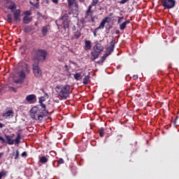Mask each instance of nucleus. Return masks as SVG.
<instances>
[{
    "label": "nucleus",
    "mask_w": 179,
    "mask_h": 179,
    "mask_svg": "<svg viewBox=\"0 0 179 179\" xmlns=\"http://www.w3.org/2000/svg\"><path fill=\"white\" fill-rule=\"evenodd\" d=\"M44 101H45V98L44 96L39 98V103H44Z\"/></svg>",
    "instance_id": "nucleus-40"
},
{
    "label": "nucleus",
    "mask_w": 179,
    "mask_h": 179,
    "mask_svg": "<svg viewBox=\"0 0 179 179\" xmlns=\"http://www.w3.org/2000/svg\"><path fill=\"white\" fill-rule=\"evenodd\" d=\"M74 79L76 80H80V79H82V74H80V73H76L74 74Z\"/></svg>",
    "instance_id": "nucleus-28"
},
{
    "label": "nucleus",
    "mask_w": 179,
    "mask_h": 179,
    "mask_svg": "<svg viewBox=\"0 0 179 179\" xmlns=\"http://www.w3.org/2000/svg\"><path fill=\"white\" fill-rule=\"evenodd\" d=\"M89 16H90L91 17L90 22H92V23H94V15H93V13H92L91 15H87V17L85 19H88Z\"/></svg>",
    "instance_id": "nucleus-32"
},
{
    "label": "nucleus",
    "mask_w": 179,
    "mask_h": 179,
    "mask_svg": "<svg viewBox=\"0 0 179 179\" xmlns=\"http://www.w3.org/2000/svg\"><path fill=\"white\" fill-rule=\"evenodd\" d=\"M73 13L75 15H78L79 13V4L76 2H74V4L73 5Z\"/></svg>",
    "instance_id": "nucleus-19"
},
{
    "label": "nucleus",
    "mask_w": 179,
    "mask_h": 179,
    "mask_svg": "<svg viewBox=\"0 0 179 179\" xmlns=\"http://www.w3.org/2000/svg\"><path fill=\"white\" fill-rule=\"evenodd\" d=\"M118 20H117V24H120V23H121V20H122V19H124V17H117Z\"/></svg>",
    "instance_id": "nucleus-44"
},
{
    "label": "nucleus",
    "mask_w": 179,
    "mask_h": 179,
    "mask_svg": "<svg viewBox=\"0 0 179 179\" xmlns=\"http://www.w3.org/2000/svg\"><path fill=\"white\" fill-rule=\"evenodd\" d=\"M110 22H111V17H104L101 20L99 26L94 30L93 31L94 36L96 37L97 36V31H99V30H103V29H104L106 26V23H110Z\"/></svg>",
    "instance_id": "nucleus-5"
},
{
    "label": "nucleus",
    "mask_w": 179,
    "mask_h": 179,
    "mask_svg": "<svg viewBox=\"0 0 179 179\" xmlns=\"http://www.w3.org/2000/svg\"><path fill=\"white\" fill-rule=\"evenodd\" d=\"M64 68H68V65L66 64V65L64 66Z\"/></svg>",
    "instance_id": "nucleus-59"
},
{
    "label": "nucleus",
    "mask_w": 179,
    "mask_h": 179,
    "mask_svg": "<svg viewBox=\"0 0 179 179\" xmlns=\"http://www.w3.org/2000/svg\"><path fill=\"white\" fill-rule=\"evenodd\" d=\"M128 1H129V0H122V1H119V3H120L121 5H124V3H127V2H128Z\"/></svg>",
    "instance_id": "nucleus-41"
},
{
    "label": "nucleus",
    "mask_w": 179,
    "mask_h": 179,
    "mask_svg": "<svg viewBox=\"0 0 179 179\" xmlns=\"http://www.w3.org/2000/svg\"><path fill=\"white\" fill-rule=\"evenodd\" d=\"M3 152H0V159H2V156H3Z\"/></svg>",
    "instance_id": "nucleus-52"
},
{
    "label": "nucleus",
    "mask_w": 179,
    "mask_h": 179,
    "mask_svg": "<svg viewBox=\"0 0 179 179\" xmlns=\"http://www.w3.org/2000/svg\"><path fill=\"white\" fill-rule=\"evenodd\" d=\"M99 54L100 53H99V52H97L96 51L91 52V55H92V57L91 58L92 61H94V60L97 59V58H99V55H100Z\"/></svg>",
    "instance_id": "nucleus-22"
},
{
    "label": "nucleus",
    "mask_w": 179,
    "mask_h": 179,
    "mask_svg": "<svg viewBox=\"0 0 179 179\" xmlns=\"http://www.w3.org/2000/svg\"><path fill=\"white\" fill-rule=\"evenodd\" d=\"M15 115V113L13 110H6L2 114V117H3L6 120H10Z\"/></svg>",
    "instance_id": "nucleus-11"
},
{
    "label": "nucleus",
    "mask_w": 179,
    "mask_h": 179,
    "mask_svg": "<svg viewBox=\"0 0 179 179\" xmlns=\"http://www.w3.org/2000/svg\"><path fill=\"white\" fill-rule=\"evenodd\" d=\"M52 2H53V3H58V0H52Z\"/></svg>",
    "instance_id": "nucleus-49"
},
{
    "label": "nucleus",
    "mask_w": 179,
    "mask_h": 179,
    "mask_svg": "<svg viewBox=\"0 0 179 179\" xmlns=\"http://www.w3.org/2000/svg\"><path fill=\"white\" fill-rule=\"evenodd\" d=\"M36 1H38V0H36Z\"/></svg>",
    "instance_id": "nucleus-64"
},
{
    "label": "nucleus",
    "mask_w": 179,
    "mask_h": 179,
    "mask_svg": "<svg viewBox=\"0 0 179 179\" xmlns=\"http://www.w3.org/2000/svg\"><path fill=\"white\" fill-rule=\"evenodd\" d=\"M121 32L120 31V30L117 29L115 31V34H120Z\"/></svg>",
    "instance_id": "nucleus-50"
},
{
    "label": "nucleus",
    "mask_w": 179,
    "mask_h": 179,
    "mask_svg": "<svg viewBox=\"0 0 179 179\" xmlns=\"http://www.w3.org/2000/svg\"><path fill=\"white\" fill-rule=\"evenodd\" d=\"M19 76L21 78V79L16 81V83H23L24 82V79H26V73L24 71H21L18 73Z\"/></svg>",
    "instance_id": "nucleus-14"
},
{
    "label": "nucleus",
    "mask_w": 179,
    "mask_h": 179,
    "mask_svg": "<svg viewBox=\"0 0 179 179\" xmlns=\"http://www.w3.org/2000/svg\"><path fill=\"white\" fill-rule=\"evenodd\" d=\"M22 22L24 24H29L30 22H33V17L24 16Z\"/></svg>",
    "instance_id": "nucleus-16"
},
{
    "label": "nucleus",
    "mask_w": 179,
    "mask_h": 179,
    "mask_svg": "<svg viewBox=\"0 0 179 179\" xmlns=\"http://www.w3.org/2000/svg\"><path fill=\"white\" fill-rule=\"evenodd\" d=\"M129 23H130L129 20H127L126 21L120 24L119 25L120 30H125V29H127V25L129 24Z\"/></svg>",
    "instance_id": "nucleus-17"
},
{
    "label": "nucleus",
    "mask_w": 179,
    "mask_h": 179,
    "mask_svg": "<svg viewBox=\"0 0 179 179\" xmlns=\"http://www.w3.org/2000/svg\"><path fill=\"white\" fill-rule=\"evenodd\" d=\"M24 16H31V11L26 10L24 12Z\"/></svg>",
    "instance_id": "nucleus-38"
},
{
    "label": "nucleus",
    "mask_w": 179,
    "mask_h": 179,
    "mask_svg": "<svg viewBox=\"0 0 179 179\" xmlns=\"http://www.w3.org/2000/svg\"><path fill=\"white\" fill-rule=\"evenodd\" d=\"M12 13H13L14 21L17 22H20L22 20V19H21L22 10H20V9H16L14 11H12Z\"/></svg>",
    "instance_id": "nucleus-10"
},
{
    "label": "nucleus",
    "mask_w": 179,
    "mask_h": 179,
    "mask_svg": "<svg viewBox=\"0 0 179 179\" xmlns=\"http://www.w3.org/2000/svg\"><path fill=\"white\" fill-rule=\"evenodd\" d=\"M47 115H48V110L39 109L38 106H34L30 110V116L32 120L41 121Z\"/></svg>",
    "instance_id": "nucleus-1"
},
{
    "label": "nucleus",
    "mask_w": 179,
    "mask_h": 179,
    "mask_svg": "<svg viewBox=\"0 0 179 179\" xmlns=\"http://www.w3.org/2000/svg\"><path fill=\"white\" fill-rule=\"evenodd\" d=\"M9 172L8 171H5V170H2L1 172H0V179H2L3 177H6V176H8V173Z\"/></svg>",
    "instance_id": "nucleus-25"
},
{
    "label": "nucleus",
    "mask_w": 179,
    "mask_h": 179,
    "mask_svg": "<svg viewBox=\"0 0 179 179\" xmlns=\"http://www.w3.org/2000/svg\"><path fill=\"white\" fill-rule=\"evenodd\" d=\"M48 27H50V25H46L42 27L41 29V33L43 37H45L48 33Z\"/></svg>",
    "instance_id": "nucleus-20"
},
{
    "label": "nucleus",
    "mask_w": 179,
    "mask_h": 179,
    "mask_svg": "<svg viewBox=\"0 0 179 179\" xmlns=\"http://www.w3.org/2000/svg\"><path fill=\"white\" fill-rule=\"evenodd\" d=\"M134 79H135V80H136V79H138V75L134 76Z\"/></svg>",
    "instance_id": "nucleus-53"
},
{
    "label": "nucleus",
    "mask_w": 179,
    "mask_h": 179,
    "mask_svg": "<svg viewBox=\"0 0 179 179\" xmlns=\"http://www.w3.org/2000/svg\"><path fill=\"white\" fill-rule=\"evenodd\" d=\"M97 3H99V0H92L91 5H90L88 6V8H87V11L85 12V15L84 17V19H87V16L89 15H92V13H94V11L92 10V8H93V6H96V5H97Z\"/></svg>",
    "instance_id": "nucleus-9"
},
{
    "label": "nucleus",
    "mask_w": 179,
    "mask_h": 179,
    "mask_svg": "<svg viewBox=\"0 0 179 179\" xmlns=\"http://www.w3.org/2000/svg\"><path fill=\"white\" fill-rule=\"evenodd\" d=\"M33 55H34V58L36 59L37 61L40 62H44L45 59H47L48 52L47 50L43 49H34L32 51Z\"/></svg>",
    "instance_id": "nucleus-3"
},
{
    "label": "nucleus",
    "mask_w": 179,
    "mask_h": 179,
    "mask_svg": "<svg viewBox=\"0 0 179 179\" xmlns=\"http://www.w3.org/2000/svg\"><path fill=\"white\" fill-rule=\"evenodd\" d=\"M109 47H112L113 48H115V40L112 39V41L110 43Z\"/></svg>",
    "instance_id": "nucleus-35"
},
{
    "label": "nucleus",
    "mask_w": 179,
    "mask_h": 179,
    "mask_svg": "<svg viewBox=\"0 0 179 179\" xmlns=\"http://www.w3.org/2000/svg\"><path fill=\"white\" fill-rule=\"evenodd\" d=\"M7 20L10 22L12 23V22L13 21V18H12V14H8L7 16Z\"/></svg>",
    "instance_id": "nucleus-31"
},
{
    "label": "nucleus",
    "mask_w": 179,
    "mask_h": 179,
    "mask_svg": "<svg viewBox=\"0 0 179 179\" xmlns=\"http://www.w3.org/2000/svg\"><path fill=\"white\" fill-rule=\"evenodd\" d=\"M22 157H27V152L26 151H24L22 154H21Z\"/></svg>",
    "instance_id": "nucleus-43"
},
{
    "label": "nucleus",
    "mask_w": 179,
    "mask_h": 179,
    "mask_svg": "<svg viewBox=\"0 0 179 179\" xmlns=\"http://www.w3.org/2000/svg\"><path fill=\"white\" fill-rule=\"evenodd\" d=\"M50 156H42L39 157L38 163H41V164H45L46 163H48V158Z\"/></svg>",
    "instance_id": "nucleus-15"
},
{
    "label": "nucleus",
    "mask_w": 179,
    "mask_h": 179,
    "mask_svg": "<svg viewBox=\"0 0 179 179\" xmlns=\"http://www.w3.org/2000/svg\"><path fill=\"white\" fill-rule=\"evenodd\" d=\"M0 141L1 142V143H6V141H5V138H3V137L0 136Z\"/></svg>",
    "instance_id": "nucleus-42"
},
{
    "label": "nucleus",
    "mask_w": 179,
    "mask_h": 179,
    "mask_svg": "<svg viewBox=\"0 0 179 179\" xmlns=\"http://www.w3.org/2000/svg\"><path fill=\"white\" fill-rule=\"evenodd\" d=\"M98 134H99L101 138H103V136H104V127L99 129Z\"/></svg>",
    "instance_id": "nucleus-29"
},
{
    "label": "nucleus",
    "mask_w": 179,
    "mask_h": 179,
    "mask_svg": "<svg viewBox=\"0 0 179 179\" xmlns=\"http://www.w3.org/2000/svg\"><path fill=\"white\" fill-rule=\"evenodd\" d=\"M59 22H61L63 24V29L66 30L69 28V24H71V21L69 20V15L66 11L62 13L61 17L59 18Z\"/></svg>",
    "instance_id": "nucleus-4"
},
{
    "label": "nucleus",
    "mask_w": 179,
    "mask_h": 179,
    "mask_svg": "<svg viewBox=\"0 0 179 179\" xmlns=\"http://www.w3.org/2000/svg\"><path fill=\"white\" fill-rule=\"evenodd\" d=\"M110 29H111V27H109V30H110Z\"/></svg>",
    "instance_id": "nucleus-63"
},
{
    "label": "nucleus",
    "mask_w": 179,
    "mask_h": 179,
    "mask_svg": "<svg viewBox=\"0 0 179 179\" xmlns=\"http://www.w3.org/2000/svg\"><path fill=\"white\" fill-rule=\"evenodd\" d=\"M112 15H113V13H110V16H111Z\"/></svg>",
    "instance_id": "nucleus-62"
},
{
    "label": "nucleus",
    "mask_w": 179,
    "mask_h": 179,
    "mask_svg": "<svg viewBox=\"0 0 179 179\" xmlns=\"http://www.w3.org/2000/svg\"><path fill=\"white\" fill-rule=\"evenodd\" d=\"M73 37L74 38H76V40L80 38V36H82V31L80 29L77 30L76 31L73 32Z\"/></svg>",
    "instance_id": "nucleus-21"
},
{
    "label": "nucleus",
    "mask_w": 179,
    "mask_h": 179,
    "mask_svg": "<svg viewBox=\"0 0 179 179\" xmlns=\"http://www.w3.org/2000/svg\"><path fill=\"white\" fill-rule=\"evenodd\" d=\"M41 108V110H47V106L45 105L44 102L39 103Z\"/></svg>",
    "instance_id": "nucleus-37"
},
{
    "label": "nucleus",
    "mask_w": 179,
    "mask_h": 179,
    "mask_svg": "<svg viewBox=\"0 0 179 179\" xmlns=\"http://www.w3.org/2000/svg\"><path fill=\"white\" fill-rule=\"evenodd\" d=\"M71 173L73 176H76V174H78V169L76 166L71 167Z\"/></svg>",
    "instance_id": "nucleus-30"
},
{
    "label": "nucleus",
    "mask_w": 179,
    "mask_h": 179,
    "mask_svg": "<svg viewBox=\"0 0 179 179\" xmlns=\"http://www.w3.org/2000/svg\"><path fill=\"white\" fill-rule=\"evenodd\" d=\"M69 8H71V6H73L75 1L73 0H67Z\"/></svg>",
    "instance_id": "nucleus-36"
},
{
    "label": "nucleus",
    "mask_w": 179,
    "mask_h": 179,
    "mask_svg": "<svg viewBox=\"0 0 179 179\" xmlns=\"http://www.w3.org/2000/svg\"><path fill=\"white\" fill-rule=\"evenodd\" d=\"M71 90V86L68 85H57L56 92L59 97H61L62 100H66L69 97V91Z\"/></svg>",
    "instance_id": "nucleus-2"
},
{
    "label": "nucleus",
    "mask_w": 179,
    "mask_h": 179,
    "mask_svg": "<svg viewBox=\"0 0 179 179\" xmlns=\"http://www.w3.org/2000/svg\"><path fill=\"white\" fill-rule=\"evenodd\" d=\"M32 71L35 78L39 79V78L43 76V71L40 66H38V62H35L32 64Z\"/></svg>",
    "instance_id": "nucleus-6"
},
{
    "label": "nucleus",
    "mask_w": 179,
    "mask_h": 179,
    "mask_svg": "<svg viewBox=\"0 0 179 179\" xmlns=\"http://www.w3.org/2000/svg\"><path fill=\"white\" fill-rule=\"evenodd\" d=\"M94 51H95L96 52H98V54H100V52H101L103 50H104V47L101 45V43H96L94 48H93Z\"/></svg>",
    "instance_id": "nucleus-12"
},
{
    "label": "nucleus",
    "mask_w": 179,
    "mask_h": 179,
    "mask_svg": "<svg viewBox=\"0 0 179 179\" xmlns=\"http://www.w3.org/2000/svg\"><path fill=\"white\" fill-rule=\"evenodd\" d=\"M57 166H59V164H65V161L62 158H59V160L57 161Z\"/></svg>",
    "instance_id": "nucleus-34"
},
{
    "label": "nucleus",
    "mask_w": 179,
    "mask_h": 179,
    "mask_svg": "<svg viewBox=\"0 0 179 179\" xmlns=\"http://www.w3.org/2000/svg\"><path fill=\"white\" fill-rule=\"evenodd\" d=\"M108 55H110V54H108V53H105V54L102 56V57H101V59L103 60V62L106 61V59L107 57H108Z\"/></svg>",
    "instance_id": "nucleus-39"
},
{
    "label": "nucleus",
    "mask_w": 179,
    "mask_h": 179,
    "mask_svg": "<svg viewBox=\"0 0 179 179\" xmlns=\"http://www.w3.org/2000/svg\"><path fill=\"white\" fill-rule=\"evenodd\" d=\"M89 80H90V76L87 75L85 76L83 78V85H88Z\"/></svg>",
    "instance_id": "nucleus-23"
},
{
    "label": "nucleus",
    "mask_w": 179,
    "mask_h": 179,
    "mask_svg": "<svg viewBox=\"0 0 179 179\" xmlns=\"http://www.w3.org/2000/svg\"><path fill=\"white\" fill-rule=\"evenodd\" d=\"M176 0H161V6L164 9H173L176 6Z\"/></svg>",
    "instance_id": "nucleus-7"
},
{
    "label": "nucleus",
    "mask_w": 179,
    "mask_h": 179,
    "mask_svg": "<svg viewBox=\"0 0 179 179\" xmlns=\"http://www.w3.org/2000/svg\"><path fill=\"white\" fill-rule=\"evenodd\" d=\"M117 138H118V139H120V138H122V134H120V135H117Z\"/></svg>",
    "instance_id": "nucleus-54"
},
{
    "label": "nucleus",
    "mask_w": 179,
    "mask_h": 179,
    "mask_svg": "<svg viewBox=\"0 0 179 179\" xmlns=\"http://www.w3.org/2000/svg\"><path fill=\"white\" fill-rule=\"evenodd\" d=\"M84 48L85 51H89V50H92V42L87 40L85 41Z\"/></svg>",
    "instance_id": "nucleus-18"
},
{
    "label": "nucleus",
    "mask_w": 179,
    "mask_h": 179,
    "mask_svg": "<svg viewBox=\"0 0 179 179\" xmlns=\"http://www.w3.org/2000/svg\"><path fill=\"white\" fill-rule=\"evenodd\" d=\"M31 30H33V29H31V27L30 26L23 27V31H24V33H30L31 32Z\"/></svg>",
    "instance_id": "nucleus-26"
},
{
    "label": "nucleus",
    "mask_w": 179,
    "mask_h": 179,
    "mask_svg": "<svg viewBox=\"0 0 179 179\" xmlns=\"http://www.w3.org/2000/svg\"><path fill=\"white\" fill-rule=\"evenodd\" d=\"M8 9H9L10 10H12V12H13L14 10H16V4L15 3V2H13L12 5L8 6Z\"/></svg>",
    "instance_id": "nucleus-27"
},
{
    "label": "nucleus",
    "mask_w": 179,
    "mask_h": 179,
    "mask_svg": "<svg viewBox=\"0 0 179 179\" xmlns=\"http://www.w3.org/2000/svg\"><path fill=\"white\" fill-rule=\"evenodd\" d=\"M35 26H36V27L38 26V22H36V23H35Z\"/></svg>",
    "instance_id": "nucleus-55"
},
{
    "label": "nucleus",
    "mask_w": 179,
    "mask_h": 179,
    "mask_svg": "<svg viewBox=\"0 0 179 179\" xmlns=\"http://www.w3.org/2000/svg\"><path fill=\"white\" fill-rule=\"evenodd\" d=\"M56 24H57V26L58 27H59V24H58V23H57V22H56Z\"/></svg>",
    "instance_id": "nucleus-58"
},
{
    "label": "nucleus",
    "mask_w": 179,
    "mask_h": 179,
    "mask_svg": "<svg viewBox=\"0 0 179 179\" xmlns=\"http://www.w3.org/2000/svg\"><path fill=\"white\" fill-rule=\"evenodd\" d=\"M80 2L85 3V0H80Z\"/></svg>",
    "instance_id": "nucleus-56"
},
{
    "label": "nucleus",
    "mask_w": 179,
    "mask_h": 179,
    "mask_svg": "<svg viewBox=\"0 0 179 179\" xmlns=\"http://www.w3.org/2000/svg\"><path fill=\"white\" fill-rule=\"evenodd\" d=\"M38 15H39L40 16L43 17V15H41V13H38Z\"/></svg>",
    "instance_id": "nucleus-57"
},
{
    "label": "nucleus",
    "mask_w": 179,
    "mask_h": 179,
    "mask_svg": "<svg viewBox=\"0 0 179 179\" xmlns=\"http://www.w3.org/2000/svg\"><path fill=\"white\" fill-rule=\"evenodd\" d=\"M5 137L8 145H13V143H15V145H19L20 143V140L22 139L20 133L17 134V136L14 140L12 139L10 136L6 135Z\"/></svg>",
    "instance_id": "nucleus-8"
},
{
    "label": "nucleus",
    "mask_w": 179,
    "mask_h": 179,
    "mask_svg": "<svg viewBox=\"0 0 179 179\" xmlns=\"http://www.w3.org/2000/svg\"><path fill=\"white\" fill-rule=\"evenodd\" d=\"M13 156H14L15 160L19 159V156H20L19 150H16L15 151H13Z\"/></svg>",
    "instance_id": "nucleus-24"
},
{
    "label": "nucleus",
    "mask_w": 179,
    "mask_h": 179,
    "mask_svg": "<svg viewBox=\"0 0 179 179\" xmlns=\"http://www.w3.org/2000/svg\"><path fill=\"white\" fill-rule=\"evenodd\" d=\"M10 90H13V92H16V89L13 87H9Z\"/></svg>",
    "instance_id": "nucleus-47"
},
{
    "label": "nucleus",
    "mask_w": 179,
    "mask_h": 179,
    "mask_svg": "<svg viewBox=\"0 0 179 179\" xmlns=\"http://www.w3.org/2000/svg\"><path fill=\"white\" fill-rule=\"evenodd\" d=\"M5 127V124L0 123V128H3Z\"/></svg>",
    "instance_id": "nucleus-51"
},
{
    "label": "nucleus",
    "mask_w": 179,
    "mask_h": 179,
    "mask_svg": "<svg viewBox=\"0 0 179 179\" xmlns=\"http://www.w3.org/2000/svg\"><path fill=\"white\" fill-rule=\"evenodd\" d=\"M103 62H103V60H102V59H99V60L98 61V64H101V63H103Z\"/></svg>",
    "instance_id": "nucleus-48"
},
{
    "label": "nucleus",
    "mask_w": 179,
    "mask_h": 179,
    "mask_svg": "<svg viewBox=\"0 0 179 179\" xmlns=\"http://www.w3.org/2000/svg\"><path fill=\"white\" fill-rule=\"evenodd\" d=\"M106 51H107V52H108V54H109V55H110V54H111V52H113V51H114V48L109 46L106 48Z\"/></svg>",
    "instance_id": "nucleus-33"
},
{
    "label": "nucleus",
    "mask_w": 179,
    "mask_h": 179,
    "mask_svg": "<svg viewBox=\"0 0 179 179\" xmlns=\"http://www.w3.org/2000/svg\"><path fill=\"white\" fill-rule=\"evenodd\" d=\"M29 3L31 4V5H32L33 6H37L38 5V2H37L36 3H33L31 1H30L29 2Z\"/></svg>",
    "instance_id": "nucleus-46"
},
{
    "label": "nucleus",
    "mask_w": 179,
    "mask_h": 179,
    "mask_svg": "<svg viewBox=\"0 0 179 179\" xmlns=\"http://www.w3.org/2000/svg\"><path fill=\"white\" fill-rule=\"evenodd\" d=\"M36 96L34 94H29L26 96L25 100L29 104H33V103H36Z\"/></svg>",
    "instance_id": "nucleus-13"
},
{
    "label": "nucleus",
    "mask_w": 179,
    "mask_h": 179,
    "mask_svg": "<svg viewBox=\"0 0 179 179\" xmlns=\"http://www.w3.org/2000/svg\"><path fill=\"white\" fill-rule=\"evenodd\" d=\"M45 96H47V97H48V94L45 93Z\"/></svg>",
    "instance_id": "nucleus-60"
},
{
    "label": "nucleus",
    "mask_w": 179,
    "mask_h": 179,
    "mask_svg": "<svg viewBox=\"0 0 179 179\" xmlns=\"http://www.w3.org/2000/svg\"><path fill=\"white\" fill-rule=\"evenodd\" d=\"M43 93H44V90H42Z\"/></svg>",
    "instance_id": "nucleus-61"
},
{
    "label": "nucleus",
    "mask_w": 179,
    "mask_h": 179,
    "mask_svg": "<svg viewBox=\"0 0 179 179\" xmlns=\"http://www.w3.org/2000/svg\"><path fill=\"white\" fill-rule=\"evenodd\" d=\"M72 31L74 33L75 31H76V26L73 25L72 27Z\"/></svg>",
    "instance_id": "nucleus-45"
}]
</instances>
